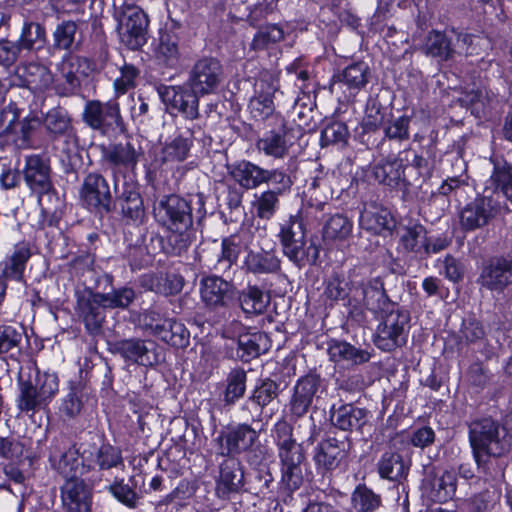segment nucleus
<instances>
[{"label":"nucleus","instance_id":"obj_31","mask_svg":"<svg viewBox=\"0 0 512 512\" xmlns=\"http://www.w3.org/2000/svg\"><path fill=\"white\" fill-rule=\"evenodd\" d=\"M330 420L340 430L357 431L366 424L367 411L352 404H341L331 408Z\"/></svg>","mask_w":512,"mask_h":512},{"label":"nucleus","instance_id":"obj_53","mask_svg":"<svg viewBox=\"0 0 512 512\" xmlns=\"http://www.w3.org/2000/svg\"><path fill=\"white\" fill-rule=\"evenodd\" d=\"M191 142L183 136H177L166 142L161 151V161L164 164L174 165L184 161L190 151Z\"/></svg>","mask_w":512,"mask_h":512},{"label":"nucleus","instance_id":"obj_29","mask_svg":"<svg viewBox=\"0 0 512 512\" xmlns=\"http://www.w3.org/2000/svg\"><path fill=\"white\" fill-rule=\"evenodd\" d=\"M480 283L490 290H503L512 283V259L506 257L492 259L483 268Z\"/></svg>","mask_w":512,"mask_h":512},{"label":"nucleus","instance_id":"obj_2","mask_svg":"<svg viewBox=\"0 0 512 512\" xmlns=\"http://www.w3.org/2000/svg\"><path fill=\"white\" fill-rule=\"evenodd\" d=\"M153 214L157 223L169 232L171 252L174 255L187 252L196 241L189 202L174 194L163 196L154 203Z\"/></svg>","mask_w":512,"mask_h":512},{"label":"nucleus","instance_id":"obj_61","mask_svg":"<svg viewBox=\"0 0 512 512\" xmlns=\"http://www.w3.org/2000/svg\"><path fill=\"white\" fill-rule=\"evenodd\" d=\"M107 490L125 506L129 508L136 507L139 499L138 494L128 483H125L123 478H116L107 487Z\"/></svg>","mask_w":512,"mask_h":512},{"label":"nucleus","instance_id":"obj_27","mask_svg":"<svg viewBox=\"0 0 512 512\" xmlns=\"http://www.w3.org/2000/svg\"><path fill=\"white\" fill-rule=\"evenodd\" d=\"M83 459L86 461L87 469L110 470L124 466L121 449L109 443L100 446L88 445L83 449Z\"/></svg>","mask_w":512,"mask_h":512},{"label":"nucleus","instance_id":"obj_14","mask_svg":"<svg viewBox=\"0 0 512 512\" xmlns=\"http://www.w3.org/2000/svg\"><path fill=\"white\" fill-rule=\"evenodd\" d=\"M114 351L126 363L137 364L144 367H154L161 361L159 346L153 340L129 338L117 341Z\"/></svg>","mask_w":512,"mask_h":512},{"label":"nucleus","instance_id":"obj_21","mask_svg":"<svg viewBox=\"0 0 512 512\" xmlns=\"http://www.w3.org/2000/svg\"><path fill=\"white\" fill-rule=\"evenodd\" d=\"M231 326L234 328L232 333L228 327L224 329L223 333L226 337H232L238 333L237 354L243 362H249L269 350L271 343L267 334L259 331L240 333L243 327L238 321H233Z\"/></svg>","mask_w":512,"mask_h":512},{"label":"nucleus","instance_id":"obj_41","mask_svg":"<svg viewBox=\"0 0 512 512\" xmlns=\"http://www.w3.org/2000/svg\"><path fill=\"white\" fill-rule=\"evenodd\" d=\"M373 176L379 183L397 187L404 181V164L401 159L391 157L373 167Z\"/></svg>","mask_w":512,"mask_h":512},{"label":"nucleus","instance_id":"obj_32","mask_svg":"<svg viewBox=\"0 0 512 512\" xmlns=\"http://www.w3.org/2000/svg\"><path fill=\"white\" fill-rule=\"evenodd\" d=\"M285 125L281 123L276 128L266 131L257 140L256 147L260 153L274 159H282L288 153L290 143L287 140Z\"/></svg>","mask_w":512,"mask_h":512},{"label":"nucleus","instance_id":"obj_51","mask_svg":"<svg viewBox=\"0 0 512 512\" xmlns=\"http://www.w3.org/2000/svg\"><path fill=\"white\" fill-rule=\"evenodd\" d=\"M284 38L285 31L280 25L269 24L255 33L250 46L255 51L270 50Z\"/></svg>","mask_w":512,"mask_h":512},{"label":"nucleus","instance_id":"obj_62","mask_svg":"<svg viewBox=\"0 0 512 512\" xmlns=\"http://www.w3.org/2000/svg\"><path fill=\"white\" fill-rule=\"evenodd\" d=\"M77 24L74 21H64L57 25L53 32L54 46L61 50H70L74 44Z\"/></svg>","mask_w":512,"mask_h":512},{"label":"nucleus","instance_id":"obj_58","mask_svg":"<svg viewBox=\"0 0 512 512\" xmlns=\"http://www.w3.org/2000/svg\"><path fill=\"white\" fill-rule=\"evenodd\" d=\"M352 505L359 512H372L380 505V497L365 485H358L352 493Z\"/></svg>","mask_w":512,"mask_h":512},{"label":"nucleus","instance_id":"obj_52","mask_svg":"<svg viewBox=\"0 0 512 512\" xmlns=\"http://www.w3.org/2000/svg\"><path fill=\"white\" fill-rule=\"evenodd\" d=\"M148 281V288L151 291L165 296L179 293L184 285L183 277L177 273L152 275L149 277Z\"/></svg>","mask_w":512,"mask_h":512},{"label":"nucleus","instance_id":"obj_22","mask_svg":"<svg viewBox=\"0 0 512 512\" xmlns=\"http://www.w3.org/2000/svg\"><path fill=\"white\" fill-rule=\"evenodd\" d=\"M319 384V377L313 374L302 376L296 381L292 396L287 405L289 417L297 420L308 412L319 388Z\"/></svg>","mask_w":512,"mask_h":512},{"label":"nucleus","instance_id":"obj_18","mask_svg":"<svg viewBox=\"0 0 512 512\" xmlns=\"http://www.w3.org/2000/svg\"><path fill=\"white\" fill-rule=\"evenodd\" d=\"M80 199L91 211L109 212L112 195L107 180L101 174L89 173L82 183Z\"/></svg>","mask_w":512,"mask_h":512},{"label":"nucleus","instance_id":"obj_4","mask_svg":"<svg viewBox=\"0 0 512 512\" xmlns=\"http://www.w3.org/2000/svg\"><path fill=\"white\" fill-rule=\"evenodd\" d=\"M280 461L281 486L294 492L303 483L301 463L304 460L302 446L293 438V428L285 420L276 422L272 430Z\"/></svg>","mask_w":512,"mask_h":512},{"label":"nucleus","instance_id":"obj_20","mask_svg":"<svg viewBox=\"0 0 512 512\" xmlns=\"http://www.w3.org/2000/svg\"><path fill=\"white\" fill-rule=\"evenodd\" d=\"M354 302H363L366 308L377 316L397 308V304L387 296L383 281L378 277L366 283L359 281L354 292Z\"/></svg>","mask_w":512,"mask_h":512},{"label":"nucleus","instance_id":"obj_39","mask_svg":"<svg viewBox=\"0 0 512 512\" xmlns=\"http://www.w3.org/2000/svg\"><path fill=\"white\" fill-rule=\"evenodd\" d=\"M154 57L161 66L172 69L177 68L181 60L177 35L168 31H161L158 44L154 49Z\"/></svg>","mask_w":512,"mask_h":512},{"label":"nucleus","instance_id":"obj_45","mask_svg":"<svg viewBox=\"0 0 512 512\" xmlns=\"http://www.w3.org/2000/svg\"><path fill=\"white\" fill-rule=\"evenodd\" d=\"M16 42L22 51H39L46 44L45 28L37 22L25 20Z\"/></svg>","mask_w":512,"mask_h":512},{"label":"nucleus","instance_id":"obj_16","mask_svg":"<svg viewBox=\"0 0 512 512\" xmlns=\"http://www.w3.org/2000/svg\"><path fill=\"white\" fill-rule=\"evenodd\" d=\"M158 94L169 108L177 110L184 118L195 120L199 117V94L185 85L160 86Z\"/></svg>","mask_w":512,"mask_h":512},{"label":"nucleus","instance_id":"obj_7","mask_svg":"<svg viewBox=\"0 0 512 512\" xmlns=\"http://www.w3.org/2000/svg\"><path fill=\"white\" fill-rule=\"evenodd\" d=\"M116 30L120 42L129 50H138L147 42L149 19L136 5H125L115 13Z\"/></svg>","mask_w":512,"mask_h":512},{"label":"nucleus","instance_id":"obj_19","mask_svg":"<svg viewBox=\"0 0 512 512\" xmlns=\"http://www.w3.org/2000/svg\"><path fill=\"white\" fill-rule=\"evenodd\" d=\"M278 89V81L269 73H262L254 83V95L248 108L251 116L262 121L274 113L273 97Z\"/></svg>","mask_w":512,"mask_h":512},{"label":"nucleus","instance_id":"obj_59","mask_svg":"<svg viewBox=\"0 0 512 512\" xmlns=\"http://www.w3.org/2000/svg\"><path fill=\"white\" fill-rule=\"evenodd\" d=\"M352 231V222L341 214L331 216L323 230V235L326 239H344Z\"/></svg>","mask_w":512,"mask_h":512},{"label":"nucleus","instance_id":"obj_40","mask_svg":"<svg viewBox=\"0 0 512 512\" xmlns=\"http://www.w3.org/2000/svg\"><path fill=\"white\" fill-rule=\"evenodd\" d=\"M359 281L335 273L325 283L323 296L331 302L354 301V292L358 288Z\"/></svg>","mask_w":512,"mask_h":512},{"label":"nucleus","instance_id":"obj_13","mask_svg":"<svg viewBox=\"0 0 512 512\" xmlns=\"http://www.w3.org/2000/svg\"><path fill=\"white\" fill-rule=\"evenodd\" d=\"M42 124L56 148L69 154L77 146V136L69 113L60 107L52 108L42 118Z\"/></svg>","mask_w":512,"mask_h":512},{"label":"nucleus","instance_id":"obj_10","mask_svg":"<svg viewBox=\"0 0 512 512\" xmlns=\"http://www.w3.org/2000/svg\"><path fill=\"white\" fill-rule=\"evenodd\" d=\"M279 237L284 254L295 264L301 265L306 260L314 263L317 260V248L312 244L305 248L304 223L298 215L290 216L281 224Z\"/></svg>","mask_w":512,"mask_h":512},{"label":"nucleus","instance_id":"obj_28","mask_svg":"<svg viewBox=\"0 0 512 512\" xmlns=\"http://www.w3.org/2000/svg\"><path fill=\"white\" fill-rule=\"evenodd\" d=\"M244 486V472L238 459L228 458L220 464L216 481V493L219 498L228 499L232 493H239Z\"/></svg>","mask_w":512,"mask_h":512},{"label":"nucleus","instance_id":"obj_12","mask_svg":"<svg viewBox=\"0 0 512 512\" xmlns=\"http://www.w3.org/2000/svg\"><path fill=\"white\" fill-rule=\"evenodd\" d=\"M18 113L15 105L10 104L0 112V133L1 134H15L13 141L20 149H26L35 146L36 134L42 124V118L37 115L30 114L23 118L18 124L17 130L16 122L18 120Z\"/></svg>","mask_w":512,"mask_h":512},{"label":"nucleus","instance_id":"obj_36","mask_svg":"<svg viewBox=\"0 0 512 512\" xmlns=\"http://www.w3.org/2000/svg\"><path fill=\"white\" fill-rule=\"evenodd\" d=\"M30 256L31 252L26 244L15 245L12 253L0 262V277H3L6 282L7 280L21 282Z\"/></svg>","mask_w":512,"mask_h":512},{"label":"nucleus","instance_id":"obj_38","mask_svg":"<svg viewBox=\"0 0 512 512\" xmlns=\"http://www.w3.org/2000/svg\"><path fill=\"white\" fill-rule=\"evenodd\" d=\"M229 173L246 190L256 189L265 183L266 169L250 161L242 160L231 165Z\"/></svg>","mask_w":512,"mask_h":512},{"label":"nucleus","instance_id":"obj_23","mask_svg":"<svg viewBox=\"0 0 512 512\" xmlns=\"http://www.w3.org/2000/svg\"><path fill=\"white\" fill-rule=\"evenodd\" d=\"M53 82L51 71L42 64L36 62L23 63L16 67L11 84L26 87L33 93L46 90Z\"/></svg>","mask_w":512,"mask_h":512},{"label":"nucleus","instance_id":"obj_1","mask_svg":"<svg viewBox=\"0 0 512 512\" xmlns=\"http://www.w3.org/2000/svg\"><path fill=\"white\" fill-rule=\"evenodd\" d=\"M483 194L469 202L460 212V225L466 231H473L489 223L497 215L510 211L504 202L512 203V167L495 165Z\"/></svg>","mask_w":512,"mask_h":512},{"label":"nucleus","instance_id":"obj_33","mask_svg":"<svg viewBox=\"0 0 512 512\" xmlns=\"http://www.w3.org/2000/svg\"><path fill=\"white\" fill-rule=\"evenodd\" d=\"M63 505L68 512H90V499L83 480H66L61 489Z\"/></svg>","mask_w":512,"mask_h":512},{"label":"nucleus","instance_id":"obj_25","mask_svg":"<svg viewBox=\"0 0 512 512\" xmlns=\"http://www.w3.org/2000/svg\"><path fill=\"white\" fill-rule=\"evenodd\" d=\"M49 166L39 155L26 157L23 169L24 180L32 192L36 193L39 201L43 195L52 190V183L49 176Z\"/></svg>","mask_w":512,"mask_h":512},{"label":"nucleus","instance_id":"obj_9","mask_svg":"<svg viewBox=\"0 0 512 512\" xmlns=\"http://www.w3.org/2000/svg\"><path fill=\"white\" fill-rule=\"evenodd\" d=\"M82 119L91 129L102 135L111 136L124 131V121L116 99L106 102L89 100L85 103Z\"/></svg>","mask_w":512,"mask_h":512},{"label":"nucleus","instance_id":"obj_26","mask_svg":"<svg viewBox=\"0 0 512 512\" xmlns=\"http://www.w3.org/2000/svg\"><path fill=\"white\" fill-rule=\"evenodd\" d=\"M359 224L362 229L378 235H390L396 227L395 218L390 210L376 203L364 206Z\"/></svg>","mask_w":512,"mask_h":512},{"label":"nucleus","instance_id":"obj_35","mask_svg":"<svg viewBox=\"0 0 512 512\" xmlns=\"http://www.w3.org/2000/svg\"><path fill=\"white\" fill-rule=\"evenodd\" d=\"M231 284L218 276L204 277L200 282L202 301L210 307L224 306L230 298Z\"/></svg>","mask_w":512,"mask_h":512},{"label":"nucleus","instance_id":"obj_8","mask_svg":"<svg viewBox=\"0 0 512 512\" xmlns=\"http://www.w3.org/2000/svg\"><path fill=\"white\" fill-rule=\"evenodd\" d=\"M382 318L376 329L374 343L382 351L390 352L406 344L410 315L398 307L379 315Z\"/></svg>","mask_w":512,"mask_h":512},{"label":"nucleus","instance_id":"obj_3","mask_svg":"<svg viewBox=\"0 0 512 512\" xmlns=\"http://www.w3.org/2000/svg\"><path fill=\"white\" fill-rule=\"evenodd\" d=\"M469 441L476 464L481 467L490 456L501 457L512 446L508 429L492 418H482L469 425Z\"/></svg>","mask_w":512,"mask_h":512},{"label":"nucleus","instance_id":"obj_42","mask_svg":"<svg viewBox=\"0 0 512 512\" xmlns=\"http://www.w3.org/2000/svg\"><path fill=\"white\" fill-rule=\"evenodd\" d=\"M245 269L255 275L275 273L280 269V260L272 252L249 251L244 259Z\"/></svg>","mask_w":512,"mask_h":512},{"label":"nucleus","instance_id":"obj_57","mask_svg":"<svg viewBox=\"0 0 512 512\" xmlns=\"http://www.w3.org/2000/svg\"><path fill=\"white\" fill-rule=\"evenodd\" d=\"M96 297L100 302H102L103 308L126 309L133 302L135 292L132 288L121 287L113 289L108 293L96 292Z\"/></svg>","mask_w":512,"mask_h":512},{"label":"nucleus","instance_id":"obj_60","mask_svg":"<svg viewBox=\"0 0 512 512\" xmlns=\"http://www.w3.org/2000/svg\"><path fill=\"white\" fill-rule=\"evenodd\" d=\"M246 389V373L242 369L231 371L228 376V383L225 391L224 400L228 404L235 403L240 399Z\"/></svg>","mask_w":512,"mask_h":512},{"label":"nucleus","instance_id":"obj_24","mask_svg":"<svg viewBox=\"0 0 512 512\" xmlns=\"http://www.w3.org/2000/svg\"><path fill=\"white\" fill-rule=\"evenodd\" d=\"M76 309L87 332L91 335H98L105 320V308L102 307V302L97 299L96 292L85 290L77 293Z\"/></svg>","mask_w":512,"mask_h":512},{"label":"nucleus","instance_id":"obj_56","mask_svg":"<svg viewBox=\"0 0 512 512\" xmlns=\"http://www.w3.org/2000/svg\"><path fill=\"white\" fill-rule=\"evenodd\" d=\"M424 51L426 55L440 60H448L453 54L450 41L444 33L437 30L427 35Z\"/></svg>","mask_w":512,"mask_h":512},{"label":"nucleus","instance_id":"obj_15","mask_svg":"<svg viewBox=\"0 0 512 512\" xmlns=\"http://www.w3.org/2000/svg\"><path fill=\"white\" fill-rule=\"evenodd\" d=\"M49 462L52 469L66 480L79 478L87 470L86 461L83 459V451L80 453L75 445H52Z\"/></svg>","mask_w":512,"mask_h":512},{"label":"nucleus","instance_id":"obj_50","mask_svg":"<svg viewBox=\"0 0 512 512\" xmlns=\"http://www.w3.org/2000/svg\"><path fill=\"white\" fill-rule=\"evenodd\" d=\"M90 71L91 62L85 57L68 56L61 66V73L72 89L80 85L79 75L86 76Z\"/></svg>","mask_w":512,"mask_h":512},{"label":"nucleus","instance_id":"obj_43","mask_svg":"<svg viewBox=\"0 0 512 512\" xmlns=\"http://www.w3.org/2000/svg\"><path fill=\"white\" fill-rule=\"evenodd\" d=\"M119 201L125 217L132 221H140L142 219L144 215L143 201L134 182H124Z\"/></svg>","mask_w":512,"mask_h":512},{"label":"nucleus","instance_id":"obj_17","mask_svg":"<svg viewBox=\"0 0 512 512\" xmlns=\"http://www.w3.org/2000/svg\"><path fill=\"white\" fill-rule=\"evenodd\" d=\"M259 435L248 424H238L221 431L214 439L217 446V454L221 456H233L241 454L252 447Z\"/></svg>","mask_w":512,"mask_h":512},{"label":"nucleus","instance_id":"obj_30","mask_svg":"<svg viewBox=\"0 0 512 512\" xmlns=\"http://www.w3.org/2000/svg\"><path fill=\"white\" fill-rule=\"evenodd\" d=\"M344 457V443L335 438H328L315 447L313 460L317 470L325 473L337 468Z\"/></svg>","mask_w":512,"mask_h":512},{"label":"nucleus","instance_id":"obj_11","mask_svg":"<svg viewBox=\"0 0 512 512\" xmlns=\"http://www.w3.org/2000/svg\"><path fill=\"white\" fill-rule=\"evenodd\" d=\"M224 81V69L214 57H202L190 68L186 85L201 97L217 94Z\"/></svg>","mask_w":512,"mask_h":512},{"label":"nucleus","instance_id":"obj_47","mask_svg":"<svg viewBox=\"0 0 512 512\" xmlns=\"http://www.w3.org/2000/svg\"><path fill=\"white\" fill-rule=\"evenodd\" d=\"M427 231L419 223L403 227L400 233L399 247L407 253L422 255L425 248Z\"/></svg>","mask_w":512,"mask_h":512},{"label":"nucleus","instance_id":"obj_37","mask_svg":"<svg viewBox=\"0 0 512 512\" xmlns=\"http://www.w3.org/2000/svg\"><path fill=\"white\" fill-rule=\"evenodd\" d=\"M370 76V68L364 61L354 62L345 67L336 77L350 96L355 97L364 88Z\"/></svg>","mask_w":512,"mask_h":512},{"label":"nucleus","instance_id":"obj_44","mask_svg":"<svg viewBox=\"0 0 512 512\" xmlns=\"http://www.w3.org/2000/svg\"><path fill=\"white\" fill-rule=\"evenodd\" d=\"M377 468L381 478L400 481L408 474L409 462L404 461L397 452H385L378 461Z\"/></svg>","mask_w":512,"mask_h":512},{"label":"nucleus","instance_id":"obj_63","mask_svg":"<svg viewBox=\"0 0 512 512\" xmlns=\"http://www.w3.org/2000/svg\"><path fill=\"white\" fill-rule=\"evenodd\" d=\"M457 42L459 48L466 55L479 54L490 46V41L487 37L468 33H459L457 36Z\"/></svg>","mask_w":512,"mask_h":512},{"label":"nucleus","instance_id":"obj_5","mask_svg":"<svg viewBox=\"0 0 512 512\" xmlns=\"http://www.w3.org/2000/svg\"><path fill=\"white\" fill-rule=\"evenodd\" d=\"M59 390V380L54 373H38L34 382L19 383V394L16 406L21 413L33 416L37 411L45 409Z\"/></svg>","mask_w":512,"mask_h":512},{"label":"nucleus","instance_id":"obj_49","mask_svg":"<svg viewBox=\"0 0 512 512\" xmlns=\"http://www.w3.org/2000/svg\"><path fill=\"white\" fill-rule=\"evenodd\" d=\"M247 248V243L240 234L230 235L221 242V252L218 255V269L226 270L236 263L239 255Z\"/></svg>","mask_w":512,"mask_h":512},{"label":"nucleus","instance_id":"obj_55","mask_svg":"<svg viewBox=\"0 0 512 512\" xmlns=\"http://www.w3.org/2000/svg\"><path fill=\"white\" fill-rule=\"evenodd\" d=\"M104 158L114 166H134L137 163V153L134 146L129 143H118L104 152Z\"/></svg>","mask_w":512,"mask_h":512},{"label":"nucleus","instance_id":"obj_46","mask_svg":"<svg viewBox=\"0 0 512 512\" xmlns=\"http://www.w3.org/2000/svg\"><path fill=\"white\" fill-rule=\"evenodd\" d=\"M242 311L247 315L263 314L270 303V295L257 286H248L239 294Z\"/></svg>","mask_w":512,"mask_h":512},{"label":"nucleus","instance_id":"obj_54","mask_svg":"<svg viewBox=\"0 0 512 512\" xmlns=\"http://www.w3.org/2000/svg\"><path fill=\"white\" fill-rule=\"evenodd\" d=\"M279 191L267 189L254 194L252 208L255 214L261 219H270L274 216L279 207Z\"/></svg>","mask_w":512,"mask_h":512},{"label":"nucleus","instance_id":"obj_48","mask_svg":"<svg viewBox=\"0 0 512 512\" xmlns=\"http://www.w3.org/2000/svg\"><path fill=\"white\" fill-rule=\"evenodd\" d=\"M328 354L330 360L336 363L347 361L353 364H359L367 362L370 359L368 352L359 350L351 344L340 340H332L329 342Z\"/></svg>","mask_w":512,"mask_h":512},{"label":"nucleus","instance_id":"obj_6","mask_svg":"<svg viewBox=\"0 0 512 512\" xmlns=\"http://www.w3.org/2000/svg\"><path fill=\"white\" fill-rule=\"evenodd\" d=\"M140 323L150 335L174 348L184 349L189 345V330L175 318L164 317L160 312L148 309L140 315Z\"/></svg>","mask_w":512,"mask_h":512},{"label":"nucleus","instance_id":"obj_34","mask_svg":"<svg viewBox=\"0 0 512 512\" xmlns=\"http://www.w3.org/2000/svg\"><path fill=\"white\" fill-rule=\"evenodd\" d=\"M456 480L455 472L445 471L441 476H427L423 481V489L430 500L446 502L452 499L456 492Z\"/></svg>","mask_w":512,"mask_h":512},{"label":"nucleus","instance_id":"obj_64","mask_svg":"<svg viewBox=\"0 0 512 512\" xmlns=\"http://www.w3.org/2000/svg\"><path fill=\"white\" fill-rule=\"evenodd\" d=\"M83 407L81 392L76 386H72L69 392L61 399L59 412L68 419L80 414Z\"/></svg>","mask_w":512,"mask_h":512}]
</instances>
